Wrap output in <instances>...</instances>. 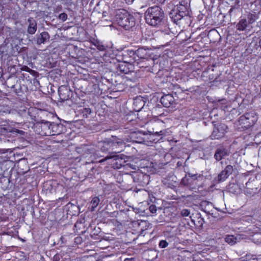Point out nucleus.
<instances>
[{"mask_svg":"<svg viewBox=\"0 0 261 261\" xmlns=\"http://www.w3.org/2000/svg\"><path fill=\"white\" fill-rule=\"evenodd\" d=\"M164 18V11L159 6L149 7L145 13L146 23L153 27L160 25Z\"/></svg>","mask_w":261,"mask_h":261,"instance_id":"1","label":"nucleus"},{"mask_svg":"<svg viewBox=\"0 0 261 261\" xmlns=\"http://www.w3.org/2000/svg\"><path fill=\"white\" fill-rule=\"evenodd\" d=\"M190 13L189 6L179 4L177 5L169 13V16L172 21L177 23L178 21L185 16H188Z\"/></svg>","mask_w":261,"mask_h":261,"instance_id":"2","label":"nucleus"},{"mask_svg":"<svg viewBox=\"0 0 261 261\" xmlns=\"http://www.w3.org/2000/svg\"><path fill=\"white\" fill-rule=\"evenodd\" d=\"M258 115L254 111L246 113L239 119V125L243 128H248L254 125L258 120Z\"/></svg>","mask_w":261,"mask_h":261,"instance_id":"3","label":"nucleus"},{"mask_svg":"<svg viewBox=\"0 0 261 261\" xmlns=\"http://www.w3.org/2000/svg\"><path fill=\"white\" fill-rule=\"evenodd\" d=\"M111 155H108L105 157V159L102 160L101 162L106 161L111 159H118V155L117 154L122 150L123 143L121 141L111 140Z\"/></svg>","mask_w":261,"mask_h":261,"instance_id":"4","label":"nucleus"},{"mask_svg":"<svg viewBox=\"0 0 261 261\" xmlns=\"http://www.w3.org/2000/svg\"><path fill=\"white\" fill-rule=\"evenodd\" d=\"M51 122L46 120H42L36 125V132L41 136H51V130L50 128Z\"/></svg>","mask_w":261,"mask_h":261,"instance_id":"5","label":"nucleus"},{"mask_svg":"<svg viewBox=\"0 0 261 261\" xmlns=\"http://www.w3.org/2000/svg\"><path fill=\"white\" fill-rule=\"evenodd\" d=\"M258 184L255 177L250 178L245 184V193L248 196H252L258 191Z\"/></svg>","mask_w":261,"mask_h":261,"instance_id":"6","label":"nucleus"},{"mask_svg":"<svg viewBox=\"0 0 261 261\" xmlns=\"http://www.w3.org/2000/svg\"><path fill=\"white\" fill-rule=\"evenodd\" d=\"M227 126L225 124H215L211 136L212 139H219L223 138L227 132Z\"/></svg>","mask_w":261,"mask_h":261,"instance_id":"7","label":"nucleus"},{"mask_svg":"<svg viewBox=\"0 0 261 261\" xmlns=\"http://www.w3.org/2000/svg\"><path fill=\"white\" fill-rule=\"evenodd\" d=\"M138 169L134 167L132 165V169H134V171H132V177L133 178L135 182H142L144 177H148V176L145 173L146 170L145 167H137Z\"/></svg>","mask_w":261,"mask_h":261,"instance_id":"8","label":"nucleus"},{"mask_svg":"<svg viewBox=\"0 0 261 261\" xmlns=\"http://www.w3.org/2000/svg\"><path fill=\"white\" fill-rule=\"evenodd\" d=\"M147 224L146 221L141 220L132 221V227L135 228V232L132 231V233L143 234V231L147 229Z\"/></svg>","mask_w":261,"mask_h":261,"instance_id":"9","label":"nucleus"},{"mask_svg":"<svg viewBox=\"0 0 261 261\" xmlns=\"http://www.w3.org/2000/svg\"><path fill=\"white\" fill-rule=\"evenodd\" d=\"M59 95L61 101H65L70 99L73 94L72 91L67 86L62 85L58 89Z\"/></svg>","mask_w":261,"mask_h":261,"instance_id":"10","label":"nucleus"},{"mask_svg":"<svg viewBox=\"0 0 261 261\" xmlns=\"http://www.w3.org/2000/svg\"><path fill=\"white\" fill-rule=\"evenodd\" d=\"M164 131L161 130L160 132H154V131L146 132V135L144 136L145 140L144 144L147 146H150L153 142H156L158 141V139L154 138L155 136H161L164 135Z\"/></svg>","mask_w":261,"mask_h":261,"instance_id":"11","label":"nucleus"},{"mask_svg":"<svg viewBox=\"0 0 261 261\" xmlns=\"http://www.w3.org/2000/svg\"><path fill=\"white\" fill-rule=\"evenodd\" d=\"M146 135V132L140 130L135 128L132 130V142L137 143H144L145 140L144 136Z\"/></svg>","mask_w":261,"mask_h":261,"instance_id":"12","label":"nucleus"},{"mask_svg":"<svg viewBox=\"0 0 261 261\" xmlns=\"http://www.w3.org/2000/svg\"><path fill=\"white\" fill-rule=\"evenodd\" d=\"M147 57V50L143 48H140L134 53L133 56H132V58L135 60V62H137V63H138L140 59H145Z\"/></svg>","mask_w":261,"mask_h":261,"instance_id":"13","label":"nucleus"},{"mask_svg":"<svg viewBox=\"0 0 261 261\" xmlns=\"http://www.w3.org/2000/svg\"><path fill=\"white\" fill-rule=\"evenodd\" d=\"M161 102L165 107H170L175 103V98L171 94H165L161 98Z\"/></svg>","mask_w":261,"mask_h":261,"instance_id":"14","label":"nucleus"},{"mask_svg":"<svg viewBox=\"0 0 261 261\" xmlns=\"http://www.w3.org/2000/svg\"><path fill=\"white\" fill-rule=\"evenodd\" d=\"M229 154V151L223 146L218 147L215 153L214 158L217 161H220L224 157Z\"/></svg>","mask_w":261,"mask_h":261,"instance_id":"15","label":"nucleus"},{"mask_svg":"<svg viewBox=\"0 0 261 261\" xmlns=\"http://www.w3.org/2000/svg\"><path fill=\"white\" fill-rule=\"evenodd\" d=\"M50 36L48 32H43L36 35L35 41L38 45L44 44L49 40Z\"/></svg>","mask_w":261,"mask_h":261,"instance_id":"16","label":"nucleus"},{"mask_svg":"<svg viewBox=\"0 0 261 261\" xmlns=\"http://www.w3.org/2000/svg\"><path fill=\"white\" fill-rule=\"evenodd\" d=\"M145 101L142 96H137L134 99L133 107L134 111L135 112H139L141 111L145 105Z\"/></svg>","mask_w":261,"mask_h":261,"instance_id":"17","label":"nucleus"},{"mask_svg":"<svg viewBox=\"0 0 261 261\" xmlns=\"http://www.w3.org/2000/svg\"><path fill=\"white\" fill-rule=\"evenodd\" d=\"M51 136L60 134L63 130L64 126L61 124L51 122Z\"/></svg>","mask_w":261,"mask_h":261,"instance_id":"18","label":"nucleus"},{"mask_svg":"<svg viewBox=\"0 0 261 261\" xmlns=\"http://www.w3.org/2000/svg\"><path fill=\"white\" fill-rule=\"evenodd\" d=\"M29 24L28 28V33L30 34H34L37 31V22L33 18L30 17L28 19Z\"/></svg>","mask_w":261,"mask_h":261,"instance_id":"19","label":"nucleus"},{"mask_svg":"<svg viewBox=\"0 0 261 261\" xmlns=\"http://www.w3.org/2000/svg\"><path fill=\"white\" fill-rule=\"evenodd\" d=\"M111 140L105 141L99 143V146L102 151H108L109 155H111Z\"/></svg>","mask_w":261,"mask_h":261,"instance_id":"20","label":"nucleus"},{"mask_svg":"<svg viewBox=\"0 0 261 261\" xmlns=\"http://www.w3.org/2000/svg\"><path fill=\"white\" fill-rule=\"evenodd\" d=\"M248 24L249 23L246 19L241 18L236 25V28L239 31H243L247 28Z\"/></svg>","mask_w":261,"mask_h":261,"instance_id":"21","label":"nucleus"},{"mask_svg":"<svg viewBox=\"0 0 261 261\" xmlns=\"http://www.w3.org/2000/svg\"><path fill=\"white\" fill-rule=\"evenodd\" d=\"M165 236L166 238L165 240L166 241V242H168L169 244L175 242L177 239V237L175 234H171L168 231L165 233Z\"/></svg>","mask_w":261,"mask_h":261,"instance_id":"22","label":"nucleus"},{"mask_svg":"<svg viewBox=\"0 0 261 261\" xmlns=\"http://www.w3.org/2000/svg\"><path fill=\"white\" fill-rule=\"evenodd\" d=\"M225 241L228 244L232 245L236 243L237 239L233 235H228L225 238Z\"/></svg>","mask_w":261,"mask_h":261,"instance_id":"23","label":"nucleus"},{"mask_svg":"<svg viewBox=\"0 0 261 261\" xmlns=\"http://www.w3.org/2000/svg\"><path fill=\"white\" fill-rule=\"evenodd\" d=\"M100 200L98 197H94L92 198L91 201V211H94L95 210V208L97 206L99 203Z\"/></svg>","mask_w":261,"mask_h":261,"instance_id":"24","label":"nucleus"},{"mask_svg":"<svg viewBox=\"0 0 261 261\" xmlns=\"http://www.w3.org/2000/svg\"><path fill=\"white\" fill-rule=\"evenodd\" d=\"M228 189L230 192L233 193H238L240 191V189L238 187V185L235 184L229 185Z\"/></svg>","mask_w":261,"mask_h":261,"instance_id":"25","label":"nucleus"},{"mask_svg":"<svg viewBox=\"0 0 261 261\" xmlns=\"http://www.w3.org/2000/svg\"><path fill=\"white\" fill-rule=\"evenodd\" d=\"M216 105L218 108H220L224 111H225V109L227 108L226 100L224 99L219 100Z\"/></svg>","mask_w":261,"mask_h":261,"instance_id":"26","label":"nucleus"},{"mask_svg":"<svg viewBox=\"0 0 261 261\" xmlns=\"http://www.w3.org/2000/svg\"><path fill=\"white\" fill-rule=\"evenodd\" d=\"M81 113L83 114L84 117H88V115H90L91 113V110L89 108H85L81 109L80 110Z\"/></svg>","mask_w":261,"mask_h":261,"instance_id":"27","label":"nucleus"},{"mask_svg":"<svg viewBox=\"0 0 261 261\" xmlns=\"http://www.w3.org/2000/svg\"><path fill=\"white\" fill-rule=\"evenodd\" d=\"M228 177V176L225 175V173L222 171L221 173L218 174V180L219 182L224 181Z\"/></svg>","mask_w":261,"mask_h":261,"instance_id":"28","label":"nucleus"},{"mask_svg":"<svg viewBox=\"0 0 261 261\" xmlns=\"http://www.w3.org/2000/svg\"><path fill=\"white\" fill-rule=\"evenodd\" d=\"M82 151L85 152L84 154L85 153H86V154L91 153L93 151V150L92 149V148L91 147H89V146H88L87 145H83L82 147Z\"/></svg>","mask_w":261,"mask_h":261,"instance_id":"29","label":"nucleus"},{"mask_svg":"<svg viewBox=\"0 0 261 261\" xmlns=\"http://www.w3.org/2000/svg\"><path fill=\"white\" fill-rule=\"evenodd\" d=\"M248 22L249 24L253 23L256 19V17L255 14L250 13L248 15Z\"/></svg>","mask_w":261,"mask_h":261,"instance_id":"30","label":"nucleus"},{"mask_svg":"<svg viewBox=\"0 0 261 261\" xmlns=\"http://www.w3.org/2000/svg\"><path fill=\"white\" fill-rule=\"evenodd\" d=\"M133 210L136 214H138L139 216H144L145 214V210L143 208L133 207Z\"/></svg>","mask_w":261,"mask_h":261,"instance_id":"31","label":"nucleus"},{"mask_svg":"<svg viewBox=\"0 0 261 261\" xmlns=\"http://www.w3.org/2000/svg\"><path fill=\"white\" fill-rule=\"evenodd\" d=\"M11 112V110L9 107H3L1 109H0V113L2 114H10Z\"/></svg>","mask_w":261,"mask_h":261,"instance_id":"32","label":"nucleus"},{"mask_svg":"<svg viewBox=\"0 0 261 261\" xmlns=\"http://www.w3.org/2000/svg\"><path fill=\"white\" fill-rule=\"evenodd\" d=\"M94 44L99 50L103 51L105 49L104 45L99 41H96Z\"/></svg>","mask_w":261,"mask_h":261,"instance_id":"33","label":"nucleus"},{"mask_svg":"<svg viewBox=\"0 0 261 261\" xmlns=\"http://www.w3.org/2000/svg\"><path fill=\"white\" fill-rule=\"evenodd\" d=\"M169 244L165 240H162L160 241L159 246L161 248H165L168 246Z\"/></svg>","mask_w":261,"mask_h":261,"instance_id":"34","label":"nucleus"},{"mask_svg":"<svg viewBox=\"0 0 261 261\" xmlns=\"http://www.w3.org/2000/svg\"><path fill=\"white\" fill-rule=\"evenodd\" d=\"M136 29H137V30H136L137 31V33H136L137 37L136 39H135V41L137 42L141 37V31L140 27L138 25L136 28Z\"/></svg>","mask_w":261,"mask_h":261,"instance_id":"35","label":"nucleus"},{"mask_svg":"<svg viewBox=\"0 0 261 261\" xmlns=\"http://www.w3.org/2000/svg\"><path fill=\"white\" fill-rule=\"evenodd\" d=\"M254 140L257 144L261 143V132L258 133L255 136Z\"/></svg>","mask_w":261,"mask_h":261,"instance_id":"36","label":"nucleus"},{"mask_svg":"<svg viewBox=\"0 0 261 261\" xmlns=\"http://www.w3.org/2000/svg\"><path fill=\"white\" fill-rule=\"evenodd\" d=\"M58 18L64 22L67 20V15L65 13H62L59 15Z\"/></svg>","mask_w":261,"mask_h":261,"instance_id":"37","label":"nucleus"},{"mask_svg":"<svg viewBox=\"0 0 261 261\" xmlns=\"http://www.w3.org/2000/svg\"><path fill=\"white\" fill-rule=\"evenodd\" d=\"M190 212L189 210L188 209H183L180 212V215L182 217H187L190 214Z\"/></svg>","mask_w":261,"mask_h":261,"instance_id":"38","label":"nucleus"},{"mask_svg":"<svg viewBox=\"0 0 261 261\" xmlns=\"http://www.w3.org/2000/svg\"><path fill=\"white\" fill-rule=\"evenodd\" d=\"M128 19V18H126L125 19V20H124V19H122L121 21H119L118 23L120 24V25L122 26V27L126 28L127 25L126 22Z\"/></svg>","mask_w":261,"mask_h":261,"instance_id":"39","label":"nucleus"},{"mask_svg":"<svg viewBox=\"0 0 261 261\" xmlns=\"http://www.w3.org/2000/svg\"><path fill=\"white\" fill-rule=\"evenodd\" d=\"M149 210L151 213L154 214L156 212V207L155 205L152 204L149 206Z\"/></svg>","mask_w":261,"mask_h":261,"instance_id":"40","label":"nucleus"},{"mask_svg":"<svg viewBox=\"0 0 261 261\" xmlns=\"http://www.w3.org/2000/svg\"><path fill=\"white\" fill-rule=\"evenodd\" d=\"M230 174L233 171V167L231 165H228L225 168Z\"/></svg>","mask_w":261,"mask_h":261,"instance_id":"41","label":"nucleus"},{"mask_svg":"<svg viewBox=\"0 0 261 261\" xmlns=\"http://www.w3.org/2000/svg\"><path fill=\"white\" fill-rule=\"evenodd\" d=\"M152 3H157V4H164L165 2L167 1V0H151Z\"/></svg>","mask_w":261,"mask_h":261,"instance_id":"42","label":"nucleus"},{"mask_svg":"<svg viewBox=\"0 0 261 261\" xmlns=\"http://www.w3.org/2000/svg\"><path fill=\"white\" fill-rule=\"evenodd\" d=\"M74 240H75L74 241L75 243H76L77 244H81L82 242V239L80 237H77L75 238Z\"/></svg>","mask_w":261,"mask_h":261,"instance_id":"43","label":"nucleus"},{"mask_svg":"<svg viewBox=\"0 0 261 261\" xmlns=\"http://www.w3.org/2000/svg\"><path fill=\"white\" fill-rule=\"evenodd\" d=\"M10 149H0V154H4L8 152Z\"/></svg>","mask_w":261,"mask_h":261,"instance_id":"44","label":"nucleus"},{"mask_svg":"<svg viewBox=\"0 0 261 261\" xmlns=\"http://www.w3.org/2000/svg\"><path fill=\"white\" fill-rule=\"evenodd\" d=\"M136 17H137L136 20L138 22H140V20H141V18L142 17V14L140 13V12L137 13Z\"/></svg>","mask_w":261,"mask_h":261,"instance_id":"45","label":"nucleus"},{"mask_svg":"<svg viewBox=\"0 0 261 261\" xmlns=\"http://www.w3.org/2000/svg\"><path fill=\"white\" fill-rule=\"evenodd\" d=\"M189 175L192 179H196L197 178V174L190 173Z\"/></svg>","mask_w":261,"mask_h":261,"instance_id":"46","label":"nucleus"},{"mask_svg":"<svg viewBox=\"0 0 261 261\" xmlns=\"http://www.w3.org/2000/svg\"><path fill=\"white\" fill-rule=\"evenodd\" d=\"M223 171L225 173V175H228V176L230 175V174L225 169H224Z\"/></svg>","mask_w":261,"mask_h":261,"instance_id":"47","label":"nucleus"},{"mask_svg":"<svg viewBox=\"0 0 261 261\" xmlns=\"http://www.w3.org/2000/svg\"><path fill=\"white\" fill-rule=\"evenodd\" d=\"M149 252H150L151 253H155V252H154V251H152V250H150V251H148L147 252V253H149Z\"/></svg>","mask_w":261,"mask_h":261,"instance_id":"48","label":"nucleus"},{"mask_svg":"<svg viewBox=\"0 0 261 261\" xmlns=\"http://www.w3.org/2000/svg\"><path fill=\"white\" fill-rule=\"evenodd\" d=\"M124 261H130V258H125Z\"/></svg>","mask_w":261,"mask_h":261,"instance_id":"49","label":"nucleus"},{"mask_svg":"<svg viewBox=\"0 0 261 261\" xmlns=\"http://www.w3.org/2000/svg\"><path fill=\"white\" fill-rule=\"evenodd\" d=\"M121 70L123 71L125 73H127V71H125L124 69H121Z\"/></svg>","mask_w":261,"mask_h":261,"instance_id":"50","label":"nucleus"},{"mask_svg":"<svg viewBox=\"0 0 261 261\" xmlns=\"http://www.w3.org/2000/svg\"><path fill=\"white\" fill-rule=\"evenodd\" d=\"M232 11H233V8H231V9L229 10V13L232 12Z\"/></svg>","mask_w":261,"mask_h":261,"instance_id":"51","label":"nucleus"},{"mask_svg":"<svg viewBox=\"0 0 261 261\" xmlns=\"http://www.w3.org/2000/svg\"><path fill=\"white\" fill-rule=\"evenodd\" d=\"M1 168H2V163L0 162V172L2 171Z\"/></svg>","mask_w":261,"mask_h":261,"instance_id":"52","label":"nucleus"},{"mask_svg":"<svg viewBox=\"0 0 261 261\" xmlns=\"http://www.w3.org/2000/svg\"><path fill=\"white\" fill-rule=\"evenodd\" d=\"M259 45H260V46L261 47V39H260V41H259Z\"/></svg>","mask_w":261,"mask_h":261,"instance_id":"53","label":"nucleus"},{"mask_svg":"<svg viewBox=\"0 0 261 261\" xmlns=\"http://www.w3.org/2000/svg\"><path fill=\"white\" fill-rule=\"evenodd\" d=\"M133 27H132V30H131V31H133Z\"/></svg>","mask_w":261,"mask_h":261,"instance_id":"54","label":"nucleus"},{"mask_svg":"<svg viewBox=\"0 0 261 261\" xmlns=\"http://www.w3.org/2000/svg\"><path fill=\"white\" fill-rule=\"evenodd\" d=\"M126 3H127V0H125ZM129 1V0H128V2Z\"/></svg>","mask_w":261,"mask_h":261,"instance_id":"55","label":"nucleus"},{"mask_svg":"<svg viewBox=\"0 0 261 261\" xmlns=\"http://www.w3.org/2000/svg\"><path fill=\"white\" fill-rule=\"evenodd\" d=\"M134 0H132V3L134 1Z\"/></svg>","mask_w":261,"mask_h":261,"instance_id":"56","label":"nucleus"}]
</instances>
